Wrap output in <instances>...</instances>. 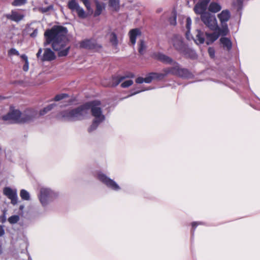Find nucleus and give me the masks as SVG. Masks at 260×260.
Masks as SVG:
<instances>
[{
  "label": "nucleus",
  "mask_w": 260,
  "mask_h": 260,
  "mask_svg": "<svg viewBox=\"0 0 260 260\" xmlns=\"http://www.w3.org/2000/svg\"><path fill=\"white\" fill-rule=\"evenodd\" d=\"M38 117V112L34 109H27L23 113H21V123L32 121Z\"/></svg>",
  "instance_id": "1a4fd4ad"
},
{
  "label": "nucleus",
  "mask_w": 260,
  "mask_h": 260,
  "mask_svg": "<svg viewBox=\"0 0 260 260\" xmlns=\"http://www.w3.org/2000/svg\"><path fill=\"white\" fill-rule=\"evenodd\" d=\"M221 9V6L215 2H212L209 5L208 10L209 11L213 13H217Z\"/></svg>",
  "instance_id": "a878e982"
},
{
  "label": "nucleus",
  "mask_w": 260,
  "mask_h": 260,
  "mask_svg": "<svg viewBox=\"0 0 260 260\" xmlns=\"http://www.w3.org/2000/svg\"><path fill=\"white\" fill-rule=\"evenodd\" d=\"M67 33L68 29L66 27L54 26L45 32L46 42L44 45L51 44L53 50L58 51V55L59 57L67 56L70 49V46L68 45Z\"/></svg>",
  "instance_id": "f257e3e1"
},
{
  "label": "nucleus",
  "mask_w": 260,
  "mask_h": 260,
  "mask_svg": "<svg viewBox=\"0 0 260 260\" xmlns=\"http://www.w3.org/2000/svg\"><path fill=\"white\" fill-rule=\"evenodd\" d=\"M27 0H14L12 4L15 7L21 6L27 2Z\"/></svg>",
  "instance_id": "e433bc0d"
},
{
  "label": "nucleus",
  "mask_w": 260,
  "mask_h": 260,
  "mask_svg": "<svg viewBox=\"0 0 260 260\" xmlns=\"http://www.w3.org/2000/svg\"><path fill=\"white\" fill-rule=\"evenodd\" d=\"M20 196L23 200L29 201L30 199L29 193L25 189H21L20 190Z\"/></svg>",
  "instance_id": "7c9ffc66"
},
{
  "label": "nucleus",
  "mask_w": 260,
  "mask_h": 260,
  "mask_svg": "<svg viewBox=\"0 0 260 260\" xmlns=\"http://www.w3.org/2000/svg\"><path fill=\"white\" fill-rule=\"evenodd\" d=\"M222 28L220 29L218 26V28L215 30H217V32L220 35H221L222 36H226L228 32V27L227 24H225L223 25H222Z\"/></svg>",
  "instance_id": "c756f323"
},
{
  "label": "nucleus",
  "mask_w": 260,
  "mask_h": 260,
  "mask_svg": "<svg viewBox=\"0 0 260 260\" xmlns=\"http://www.w3.org/2000/svg\"><path fill=\"white\" fill-rule=\"evenodd\" d=\"M58 196L59 193L57 191L47 187H41L38 194L39 201L45 209Z\"/></svg>",
  "instance_id": "20e7f679"
},
{
  "label": "nucleus",
  "mask_w": 260,
  "mask_h": 260,
  "mask_svg": "<svg viewBox=\"0 0 260 260\" xmlns=\"http://www.w3.org/2000/svg\"><path fill=\"white\" fill-rule=\"evenodd\" d=\"M88 116L90 112L93 117L92 124L89 127L88 131L91 132L95 130L98 126L105 120V116L102 109V103L100 101L94 100L87 102Z\"/></svg>",
  "instance_id": "f03ea898"
},
{
  "label": "nucleus",
  "mask_w": 260,
  "mask_h": 260,
  "mask_svg": "<svg viewBox=\"0 0 260 260\" xmlns=\"http://www.w3.org/2000/svg\"><path fill=\"white\" fill-rule=\"evenodd\" d=\"M20 219V217L17 215H12L8 219L9 222L12 224L16 223Z\"/></svg>",
  "instance_id": "f704fd0d"
},
{
  "label": "nucleus",
  "mask_w": 260,
  "mask_h": 260,
  "mask_svg": "<svg viewBox=\"0 0 260 260\" xmlns=\"http://www.w3.org/2000/svg\"><path fill=\"white\" fill-rule=\"evenodd\" d=\"M69 8L72 12H76L78 16L81 19H84L87 15L84 9L80 7L79 4L75 0H71L68 2Z\"/></svg>",
  "instance_id": "6e6552de"
},
{
  "label": "nucleus",
  "mask_w": 260,
  "mask_h": 260,
  "mask_svg": "<svg viewBox=\"0 0 260 260\" xmlns=\"http://www.w3.org/2000/svg\"><path fill=\"white\" fill-rule=\"evenodd\" d=\"M230 16V13L229 11L227 10H223L218 15V18H219L221 25L226 24V22L229 21Z\"/></svg>",
  "instance_id": "aec40b11"
},
{
  "label": "nucleus",
  "mask_w": 260,
  "mask_h": 260,
  "mask_svg": "<svg viewBox=\"0 0 260 260\" xmlns=\"http://www.w3.org/2000/svg\"><path fill=\"white\" fill-rule=\"evenodd\" d=\"M177 76L184 79H191L193 75L188 69L181 67Z\"/></svg>",
  "instance_id": "4be33fe9"
},
{
  "label": "nucleus",
  "mask_w": 260,
  "mask_h": 260,
  "mask_svg": "<svg viewBox=\"0 0 260 260\" xmlns=\"http://www.w3.org/2000/svg\"><path fill=\"white\" fill-rule=\"evenodd\" d=\"M109 6L114 11H118L119 9V0H109Z\"/></svg>",
  "instance_id": "c85d7f7f"
},
{
  "label": "nucleus",
  "mask_w": 260,
  "mask_h": 260,
  "mask_svg": "<svg viewBox=\"0 0 260 260\" xmlns=\"http://www.w3.org/2000/svg\"><path fill=\"white\" fill-rule=\"evenodd\" d=\"M169 22L173 25H175L176 24V16L175 14H173L172 16L169 18Z\"/></svg>",
  "instance_id": "37998d69"
},
{
  "label": "nucleus",
  "mask_w": 260,
  "mask_h": 260,
  "mask_svg": "<svg viewBox=\"0 0 260 260\" xmlns=\"http://www.w3.org/2000/svg\"><path fill=\"white\" fill-rule=\"evenodd\" d=\"M67 97H68V94L66 93H61L59 94L56 95L54 98V100L55 101H59L62 99H63Z\"/></svg>",
  "instance_id": "ea45409f"
},
{
  "label": "nucleus",
  "mask_w": 260,
  "mask_h": 260,
  "mask_svg": "<svg viewBox=\"0 0 260 260\" xmlns=\"http://www.w3.org/2000/svg\"><path fill=\"white\" fill-rule=\"evenodd\" d=\"M134 74L133 73H128V75L125 76H119L113 77L112 79L111 86H116L118 85L121 81L127 78H134Z\"/></svg>",
  "instance_id": "6ab92c4d"
},
{
  "label": "nucleus",
  "mask_w": 260,
  "mask_h": 260,
  "mask_svg": "<svg viewBox=\"0 0 260 260\" xmlns=\"http://www.w3.org/2000/svg\"><path fill=\"white\" fill-rule=\"evenodd\" d=\"M20 57L24 60V61L28 60L27 56L25 54H22L20 56Z\"/></svg>",
  "instance_id": "8fccbe9b"
},
{
  "label": "nucleus",
  "mask_w": 260,
  "mask_h": 260,
  "mask_svg": "<svg viewBox=\"0 0 260 260\" xmlns=\"http://www.w3.org/2000/svg\"><path fill=\"white\" fill-rule=\"evenodd\" d=\"M56 106V105L55 104H51L44 108L42 110L40 111L39 114H38V117L39 116H43L46 114L48 112L53 109Z\"/></svg>",
  "instance_id": "cd10ccee"
},
{
  "label": "nucleus",
  "mask_w": 260,
  "mask_h": 260,
  "mask_svg": "<svg viewBox=\"0 0 260 260\" xmlns=\"http://www.w3.org/2000/svg\"><path fill=\"white\" fill-rule=\"evenodd\" d=\"M191 25V19L190 17H187L186 20V27L187 31L186 32V39L190 40H193L197 45L202 44L204 42V32L199 29H197L196 31V37H193L190 34V30Z\"/></svg>",
  "instance_id": "39448f33"
},
{
  "label": "nucleus",
  "mask_w": 260,
  "mask_h": 260,
  "mask_svg": "<svg viewBox=\"0 0 260 260\" xmlns=\"http://www.w3.org/2000/svg\"><path fill=\"white\" fill-rule=\"evenodd\" d=\"M146 48V46L144 41L141 40L138 44V51L141 54H143Z\"/></svg>",
  "instance_id": "473e14b6"
},
{
  "label": "nucleus",
  "mask_w": 260,
  "mask_h": 260,
  "mask_svg": "<svg viewBox=\"0 0 260 260\" xmlns=\"http://www.w3.org/2000/svg\"><path fill=\"white\" fill-rule=\"evenodd\" d=\"M27 31L29 34L30 36L32 38H35L38 35V28L31 27L30 26H28L27 28Z\"/></svg>",
  "instance_id": "72a5a7b5"
},
{
  "label": "nucleus",
  "mask_w": 260,
  "mask_h": 260,
  "mask_svg": "<svg viewBox=\"0 0 260 260\" xmlns=\"http://www.w3.org/2000/svg\"><path fill=\"white\" fill-rule=\"evenodd\" d=\"M136 82L138 84H141L144 82V78L142 77H139L137 78Z\"/></svg>",
  "instance_id": "de8ad7c7"
},
{
  "label": "nucleus",
  "mask_w": 260,
  "mask_h": 260,
  "mask_svg": "<svg viewBox=\"0 0 260 260\" xmlns=\"http://www.w3.org/2000/svg\"><path fill=\"white\" fill-rule=\"evenodd\" d=\"M80 1L84 4V5H85L87 10L89 12H92V10L90 6V3L88 0H80Z\"/></svg>",
  "instance_id": "4c0bfd02"
},
{
  "label": "nucleus",
  "mask_w": 260,
  "mask_h": 260,
  "mask_svg": "<svg viewBox=\"0 0 260 260\" xmlns=\"http://www.w3.org/2000/svg\"><path fill=\"white\" fill-rule=\"evenodd\" d=\"M8 54L10 56L11 55H19V53L18 50L15 48H11L8 52Z\"/></svg>",
  "instance_id": "a19ab883"
},
{
  "label": "nucleus",
  "mask_w": 260,
  "mask_h": 260,
  "mask_svg": "<svg viewBox=\"0 0 260 260\" xmlns=\"http://www.w3.org/2000/svg\"><path fill=\"white\" fill-rule=\"evenodd\" d=\"M152 75L153 76V79H156L158 80H160L163 79L166 76H167L166 73H152Z\"/></svg>",
  "instance_id": "2f4dec72"
},
{
  "label": "nucleus",
  "mask_w": 260,
  "mask_h": 260,
  "mask_svg": "<svg viewBox=\"0 0 260 260\" xmlns=\"http://www.w3.org/2000/svg\"><path fill=\"white\" fill-rule=\"evenodd\" d=\"M42 53V49L40 48L37 53V57L38 58H40L42 61H51L55 58V55L51 49H45L43 56L41 55Z\"/></svg>",
  "instance_id": "f8f14e48"
},
{
  "label": "nucleus",
  "mask_w": 260,
  "mask_h": 260,
  "mask_svg": "<svg viewBox=\"0 0 260 260\" xmlns=\"http://www.w3.org/2000/svg\"><path fill=\"white\" fill-rule=\"evenodd\" d=\"M237 2L240 5H241L242 3V0H238Z\"/></svg>",
  "instance_id": "603ef678"
},
{
  "label": "nucleus",
  "mask_w": 260,
  "mask_h": 260,
  "mask_svg": "<svg viewBox=\"0 0 260 260\" xmlns=\"http://www.w3.org/2000/svg\"><path fill=\"white\" fill-rule=\"evenodd\" d=\"M23 208H24V206H20V210H22V209H23Z\"/></svg>",
  "instance_id": "864d4df0"
},
{
  "label": "nucleus",
  "mask_w": 260,
  "mask_h": 260,
  "mask_svg": "<svg viewBox=\"0 0 260 260\" xmlns=\"http://www.w3.org/2000/svg\"><path fill=\"white\" fill-rule=\"evenodd\" d=\"M2 252V249L1 247H0V253Z\"/></svg>",
  "instance_id": "5fc2aeb1"
},
{
  "label": "nucleus",
  "mask_w": 260,
  "mask_h": 260,
  "mask_svg": "<svg viewBox=\"0 0 260 260\" xmlns=\"http://www.w3.org/2000/svg\"><path fill=\"white\" fill-rule=\"evenodd\" d=\"M181 53L183 54L187 57L191 58H194L196 57V53L194 50L190 49L187 47H185L183 50L181 52Z\"/></svg>",
  "instance_id": "5701e85b"
},
{
  "label": "nucleus",
  "mask_w": 260,
  "mask_h": 260,
  "mask_svg": "<svg viewBox=\"0 0 260 260\" xmlns=\"http://www.w3.org/2000/svg\"><path fill=\"white\" fill-rule=\"evenodd\" d=\"M7 19L15 22L21 21L24 17L23 14L17 10H12L10 13L6 15Z\"/></svg>",
  "instance_id": "dca6fc26"
},
{
  "label": "nucleus",
  "mask_w": 260,
  "mask_h": 260,
  "mask_svg": "<svg viewBox=\"0 0 260 260\" xmlns=\"http://www.w3.org/2000/svg\"><path fill=\"white\" fill-rule=\"evenodd\" d=\"M198 14H201L202 21L209 28L214 30L218 28L217 20L214 15L206 12L205 11Z\"/></svg>",
  "instance_id": "0eeeda50"
},
{
  "label": "nucleus",
  "mask_w": 260,
  "mask_h": 260,
  "mask_svg": "<svg viewBox=\"0 0 260 260\" xmlns=\"http://www.w3.org/2000/svg\"><path fill=\"white\" fill-rule=\"evenodd\" d=\"M96 10L95 11L94 15V16H99L102 12L103 10L105 8V4L104 3H101L98 1L95 2Z\"/></svg>",
  "instance_id": "393cba45"
},
{
  "label": "nucleus",
  "mask_w": 260,
  "mask_h": 260,
  "mask_svg": "<svg viewBox=\"0 0 260 260\" xmlns=\"http://www.w3.org/2000/svg\"><path fill=\"white\" fill-rule=\"evenodd\" d=\"M133 83V80L131 79H129L122 82L121 84V86L123 88H126L132 85Z\"/></svg>",
  "instance_id": "58836bf2"
},
{
  "label": "nucleus",
  "mask_w": 260,
  "mask_h": 260,
  "mask_svg": "<svg viewBox=\"0 0 260 260\" xmlns=\"http://www.w3.org/2000/svg\"><path fill=\"white\" fill-rule=\"evenodd\" d=\"M170 43L173 45L176 50L180 52L186 47L183 42L182 37L179 35H174L170 41Z\"/></svg>",
  "instance_id": "ddd939ff"
},
{
  "label": "nucleus",
  "mask_w": 260,
  "mask_h": 260,
  "mask_svg": "<svg viewBox=\"0 0 260 260\" xmlns=\"http://www.w3.org/2000/svg\"><path fill=\"white\" fill-rule=\"evenodd\" d=\"M4 194L11 200V203L13 205H14L17 203L18 196L16 189H12L10 187H5L4 189Z\"/></svg>",
  "instance_id": "4468645a"
},
{
  "label": "nucleus",
  "mask_w": 260,
  "mask_h": 260,
  "mask_svg": "<svg viewBox=\"0 0 260 260\" xmlns=\"http://www.w3.org/2000/svg\"><path fill=\"white\" fill-rule=\"evenodd\" d=\"M155 57L162 63L168 64H170L174 61L172 58L161 53H157Z\"/></svg>",
  "instance_id": "412c9836"
},
{
  "label": "nucleus",
  "mask_w": 260,
  "mask_h": 260,
  "mask_svg": "<svg viewBox=\"0 0 260 260\" xmlns=\"http://www.w3.org/2000/svg\"><path fill=\"white\" fill-rule=\"evenodd\" d=\"M5 234V230L2 225L0 226V237L3 236Z\"/></svg>",
  "instance_id": "09e8293b"
},
{
  "label": "nucleus",
  "mask_w": 260,
  "mask_h": 260,
  "mask_svg": "<svg viewBox=\"0 0 260 260\" xmlns=\"http://www.w3.org/2000/svg\"><path fill=\"white\" fill-rule=\"evenodd\" d=\"M201 224V222H193L191 224V225H192V233L194 232V230H195V229L196 228V227L199 225V224Z\"/></svg>",
  "instance_id": "49530a36"
},
{
  "label": "nucleus",
  "mask_w": 260,
  "mask_h": 260,
  "mask_svg": "<svg viewBox=\"0 0 260 260\" xmlns=\"http://www.w3.org/2000/svg\"><path fill=\"white\" fill-rule=\"evenodd\" d=\"M221 43L223 45L224 49L229 51L231 49L232 47V43L230 39L225 37H222L220 39Z\"/></svg>",
  "instance_id": "b1692460"
},
{
  "label": "nucleus",
  "mask_w": 260,
  "mask_h": 260,
  "mask_svg": "<svg viewBox=\"0 0 260 260\" xmlns=\"http://www.w3.org/2000/svg\"><path fill=\"white\" fill-rule=\"evenodd\" d=\"M53 8V7L52 5H50L48 7H46V8H43V7H40L38 8H34V10H37L42 13H45L48 12L49 11H50L51 10H52Z\"/></svg>",
  "instance_id": "c9c22d12"
},
{
  "label": "nucleus",
  "mask_w": 260,
  "mask_h": 260,
  "mask_svg": "<svg viewBox=\"0 0 260 260\" xmlns=\"http://www.w3.org/2000/svg\"><path fill=\"white\" fill-rule=\"evenodd\" d=\"M109 41L114 47L117 46L118 41L117 36L115 32H112L109 35Z\"/></svg>",
  "instance_id": "bb28decb"
},
{
  "label": "nucleus",
  "mask_w": 260,
  "mask_h": 260,
  "mask_svg": "<svg viewBox=\"0 0 260 260\" xmlns=\"http://www.w3.org/2000/svg\"><path fill=\"white\" fill-rule=\"evenodd\" d=\"M130 42L134 46L136 42L137 38L141 36V32L139 28H134L131 29L128 33Z\"/></svg>",
  "instance_id": "a211bd4d"
},
{
  "label": "nucleus",
  "mask_w": 260,
  "mask_h": 260,
  "mask_svg": "<svg viewBox=\"0 0 260 260\" xmlns=\"http://www.w3.org/2000/svg\"><path fill=\"white\" fill-rule=\"evenodd\" d=\"M208 53L209 54L211 58H213L215 55L214 49L213 48L209 47L208 49Z\"/></svg>",
  "instance_id": "c03bdc74"
},
{
  "label": "nucleus",
  "mask_w": 260,
  "mask_h": 260,
  "mask_svg": "<svg viewBox=\"0 0 260 260\" xmlns=\"http://www.w3.org/2000/svg\"><path fill=\"white\" fill-rule=\"evenodd\" d=\"M96 177L108 188L112 190L119 191L121 189V187L116 181L101 172H98Z\"/></svg>",
  "instance_id": "423d86ee"
},
{
  "label": "nucleus",
  "mask_w": 260,
  "mask_h": 260,
  "mask_svg": "<svg viewBox=\"0 0 260 260\" xmlns=\"http://www.w3.org/2000/svg\"><path fill=\"white\" fill-rule=\"evenodd\" d=\"M3 119L5 121H9L11 123H21V112L17 110H12L4 115Z\"/></svg>",
  "instance_id": "9d476101"
},
{
  "label": "nucleus",
  "mask_w": 260,
  "mask_h": 260,
  "mask_svg": "<svg viewBox=\"0 0 260 260\" xmlns=\"http://www.w3.org/2000/svg\"><path fill=\"white\" fill-rule=\"evenodd\" d=\"M219 37V34L217 33V31L211 33H204V38L205 39L204 43L205 42L207 45H209L216 41Z\"/></svg>",
  "instance_id": "f3484780"
},
{
  "label": "nucleus",
  "mask_w": 260,
  "mask_h": 260,
  "mask_svg": "<svg viewBox=\"0 0 260 260\" xmlns=\"http://www.w3.org/2000/svg\"><path fill=\"white\" fill-rule=\"evenodd\" d=\"M80 47L98 51L102 48V46L98 44L95 40L86 39L80 43Z\"/></svg>",
  "instance_id": "9b49d317"
},
{
  "label": "nucleus",
  "mask_w": 260,
  "mask_h": 260,
  "mask_svg": "<svg viewBox=\"0 0 260 260\" xmlns=\"http://www.w3.org/2000/svg\"><path fill=\"white\" fill-rule=\"evenodd\" d=\"M170 65L172 66L164 68L162 70V72L166 73L167 75L171 74L172 75L178 76L179 70L181 68V66L179 63L174 60Z\"/></svg>",
  "instance_id": "2eb2a0df"
},
{
  "label": "nucleus",
  "mask_w": 260,
  "mask_h": 260,
  "mask_svg": "<svg viewBox=\"0 0 260 260\" xmlns=\"http://www.w3.org/2000/svg\"><path fill=\"white\" fill-rule=\"evenodd\" d=\"M146 90V89H142L138 90L134 92L133 93H132L131 95L136 94L137 93H139L141 92V91H145Z\"/></svg>",
  "instance_id": "3c124183"
},
{
  "label": "nucleus",
  "mask_w": 260,
  "mask_h": 260,
  "mask_svg": "<svg viewBox=\"0 0 260 260\" xmlns=\"http://www.w3.org/2000/svg\"><path fill=\"white\" fill-rule=\"evenodd\" d=\"M144 82L147 83H150L152 80H153V76L152 75V73H150L147 77L144 78Z\"/></svg>",
  "instance_id": "79ce46f5"
},
{
  "label": "nucleus",
  "mask_w": 260,
  "mask_h": 260,
  "mask_svg": "<svg viewBox=\"0 0 260 260\" xmlns=\"http://www.w3.org/2000/svg\"><path fill=\"white\" fill-rule=\"evenodd\" d=\"M28 260H32L31 258L29 257Z\"/></svg>",
  "instance_id": "6e6d98bb"
},
{
  "label": "nucleus",
  "mask_w": 260,
  "mask_h": 260,
  "mask_svg": "<svg viewBox=\"0 0 260 260\" xmlns=\"http://www.w3.org/2000/svg\"><path fill=\"white\" fill-rule=\"evenodd\" d=\"M87 103L77 108L61 112L59 116L64 120L75 121L81 120L88 117Z\"/></svg>",
  "instance_id": "7ed1b4c3"
},
{
  "label": "nucleus",
  "mask_w": 260,
  "mask_h": 260,
  "mask_svg": "<svg viewBox=\"0 0 260 260\" xmlns=\"http://www.w3.org/2000/svg\"><path fill=\"white\" fill-rule=\"evenodd\" d=\"M25 63L23 67V71L26 72L29 69V62L28 60L24 61Z\"/></svg>",
  "instance_id": "a18cd8bd"
}]
</instances>
